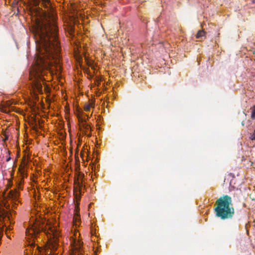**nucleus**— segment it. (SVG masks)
Segmentation results:
<instances>
[{"label":"nucleus","mask_w":255,"mask_h":255,"mask_svg":"<svg viewBox=\"0 0 255 255\" xmlns=\"http://www.w3.org/2000/svg\"><path fill=\"white\" fill-rule=\"evenodd\" d=\"M78 119L80 125H82L84 123H86V119L82 118L80 116H78Z\"/></svg>","instance_id":"4468645a"},{"label":"nucleus","mask_w":255,"mask_h":255,"mask_svg":"<svg viewBox=\"0 0 255 255\" xmlns=\"http://www.w3.org/2000/svg\"><path fill=\"white\" fill-rule=\"evenodd\" d=\"M205 32L203 30H199L197 32L196 37L197 38H200L202 36H204Z\"/></svg>","instance_id":"f8f14e48"},{"label":"nucleus","mask_w":255,"mask_h":255,"mask_svg":"<svg viewBox=\"0 0 255 255\" xmlns=\"http://www.w3.org/2000/svg\"><path fill=\"white\" fill-rule=\"evenodd\" d=\"M8 197L12 201L14 200L16 198L15 193L13 190H10L8 193Z\"/></svg>","instance_id":"9b49d317"},{"label":"nucleus","mask_w":255,"mask_h":255,"mask_svg":"<svg viewBox=\"0 0 255 255\" xmlns=\"http://www.w3.org/2000/svg\"><path fill=\"white\" fill-rule=\"evenodd\" d=\"M10 157H9V158H7V159H6V161H8L10 160Z\"/></svg>","instance_id":"412c9836"},{"label":"nucleus","mask_w":255,"mask_h":255,"mask_svg":"<svg viewBox=\"0 0 255 255\" xmlns=\"http://www.w3.org/2000/svg\"><path fill=\"white\" fill-rule=\"evenodd\" d=\"M250 138L252 140H255V130H254L253 133L251 135Z\"/></svg>","instance_id":"dca6fc26"},{"label":"nucleus","mask_w":255,"mask_h":255,"mask_svg":"<svg viewBox=\"0 0 255 255\" xmlns=\"http://www.w3.org/2000/svg\"><path fill=\"white\" fill-rule=\"evenodd\" d=\"M84 174L81 173H79L78 177L74 180L75 186H76V188L79 191L80 188H82L83 184V178Z\"/></svg>","instance_id":"39448f33"},{"label":"nucleus","mask_w":255,"mask_h":255,"mask_svg":"<svg viewBox=\"0 0 255 255\" xmlns=\"http://www.w3.org/2000/svg\"><path fill=\"white\" fill-rule=\"evenodd\" d=\"M18 174H20V175L21 176V179H20V181L19 180H17V185H16L17 190L18 189H22V188L21 187V184H22V182L23 181V178L27 176V174H26V173L25 172V168L21 165H20L19 166V168L17 170V175Z\"/></svg>","instance_id":"20e7f679"},{"label":"nucleus","mask_w":255,"mask_h":255,"mask_svg":"<svg viewBox=\"0 0 255 255\" xmlns=\"http://www.w3.org/2000/svg\"><path fill=\"white\" fill-rule=\"evenodd\" d=\"M253 108H254V109L252 112L251 118L253 120H255V105L254 106Z\"/></svg>","instance_id":"2eb2a0df"},{"label":"nucleus","mask_w":255,"mask_h":255,"mask_svg":"<svg viewBox=\"0 0 255 255\" xmlns=\"http://www.w3.org/2000/svg\"><path fill=\"white\" fill-rule=\"evenodd\" d=\"M94 104L92 103L91 104H87L84 107V110L85 111H89L91 108V107H94Z\"/></svg>","instance_id":"ddd939ff"},{"label":"nucleus","mask_w":255,"mask_h":255,"mask_svg":"<svg viewBox=\"0 0 255 255\" xmlns=\"http://www.w3.org/2000/svg\"><path fill=\"white\" fill-rule=\"evenodd\" d=\"M13 163H14V165H15L16 164V158L14 159Z\"/></svg>","instance_id":"6ab92c4d"},{"label":"nucleus","mask_w":255,"mask_h":255,"mask_svg":"<svg viewBox=\"0 0 255 255\" xmlns=\"http://www.w3.org/2000/svg\"><path fill=\"white\" fill-rule=\"evenodd\" d=\"M18 12V9L17 8V13Z\"/></svg>","instance_id":"b1692460"},{"label":"nucleus","mask_w":255,"mask_h":255,"mask_svg":"<svg viewBox=\"0 0 255 255\" xmlns=\"http://www.w3.org/2000/svg\"><path fill=\"white\" fill-rule=\"evenodd\" d=\"M216 206L214 208L216 216L222 220L232 219L235 214V209L233 207L232 200L230 196L224 195L216 201Z\"/></svg>","instance_id":"f03ea898"},{"label":"nucleus","mask_w":255,"mask_h":255,"mask_svg":"<svg viewBox=\"0 0 255 255\" xmlns=\"http://www.w3.org/2000/svg\"><path fill=\"white\" fill-rule=\"evenodd\" d=\"M80 128H83L84 129V134L88 136H91L90 133H88V130L90 129V127L88 124L87 123H84L82 125H80Z\"/></svg>","instance_id":"1a4fd4ad"},{"label":"nucleus","mask_w":255,"mask_h":255,"mask_svg":"<svg viewBox=\"0 0 255 255\" xmlns=\"http://www.w3.org/2000/svg\"><path fill=\"white\" fill-rule=\"evenodd\" d=\"M18 192L17 191V195H16V197H17V202L18 201Z\"/></svg>","instance_id":"aec40b11"},{"label":"nucleus","mask_w":255,"mask_h":255,"mask_svg":"<svg viewBox=\"0 0 255 255\" xmlns=\"http://www.w3.org/2000/svg\"><path fill=\"white\" fill-rule=\"evenodd\" d=\"M80 221H81V219H80V215L78 214V213L77 212L75 213L74 217H73V221L74 225L76 227L78 226L80 224Z\"/></svg>","instance_id":"0eeeda50"},{"label":"nucleus","mask_w":255,"mask_h":255,"mask_svg":"<svg viewBox=\"0 0 255 255\" xmlns=\"http://www.w3.org/2000/svg\"><path fill=\"white\" fill-rule=\"evenodd\" d=\"M18 146H17V154H16V156H17V158L18 157Z\"/></svg>","instance_id":"a211bd4d"},{"label":"nucleus","mask_w":255,"mask_h":255,"mask_svg":"<svg viewBox=\"0 0 255 255\" xmlns=\"http://www.w3.org/2000/svg\"><path fill=\"white\" fill-rule=\"evenodd\" d=\"M35 43L36 44L37 59L34 68V76L33 88L36 92L42 93L43 70L48 69L53 63L59 62L60 47L57 40V28L54 22L42 21L38 24L36 29Z\"/></svg>","instance_id":"f257e3e1"},{"label":"nucleus","mask_w":255,"mask_h":255,"mask_svg":"<svg viewBox=\"0 0 255 255\" xmlns=\"http://www.w3.org/2000/svg\"><path fill=\"white\" fill-rule=\"evenodd\" d=\"M4 111L5 112H7V109H5Z\"/></svg>","instance_id":"4be33fe9"},{"label":"nucleus","mask_w":255,"mask_h":255,"mask_svg":"<svg viewBox=\"0 0 255 255\" xmlns=\"http://www.w3.org/2000/svg\"><path fill=\"white\" fill-rule=\"evenodd\" d=\"M16 112L18 113V109H17V111H16Z\"/></svg>","instance_id":"393cba45"},{"label":"nucleus","mask_w":255,"mask_h":255,"mask_svg":"<svg viewBox=\"0 0 255 255\" xmlns=\"http://www.w3.org/2000/svg\"><path fill=\"white\" fill-rule=\"evenodd\" d=\"M81 190L82 188H80V189H79V191L78 189L76 188V186H74V194L75 198L77 201L80 200L81 199Z\"/></svg>","instance_id":"6e6552de"},{"label":"nucleus","mask_w":255,"mask_h":255,"mask_svg":"<svg viewBox=\"0 0 255 255\" xmlns=\"http://www.w3.org/2000/svg\"><path fill=\"white\" fill-rule=\"evenodd\" d=\"M254 226L255 227V221L254 222Z\"/></svg>","instance_id":"5701e85b"},{"label":"nucleus","mask_w":255,"mask_h":255,"mask_svg":"<svg viewBox=\"0 0 255 255\" xmlns=\"http://www.w3.org/2000/svg\"><path fill=\"white\" fill-rule=\"evenodd\" d=\"M42 229L40 227L39 225L35 223L30 225V226L28 228L26 231V235L27 237V242H28V248L26 250H29L30 251L32 248L33 249L35 248V250H38L39 249V247L38 246H36L35 243V239L36 238L37 235L39 233L42 231Z\"/></svg>","instance_id":"7ed1b4c3"},{"label":"nucleus","mask_w":255,"mask_h":255,"mask_svg":"<svg viewBox=\"0 0 255 255\" xmlns=\"http://www.w3.org/2000/svg\"><path fill=\"white\" fill-rule=\"evenodd\" d=\"M53 238H54V241L51 245V250H52L53 251H54L57 248V246L58 245L57 242H58V238L57 237H56V236L54 234H53Z\"/></svg>","instance_id":"9d476101"},{"label":"nucleus","mask_w":255,"mask_h":255,"mask_svg":"<svg viewBox=\"0 0 255 255\" xmlns=\"http://www.w3.org/2000/svg\"><path fill=\"white\" fill-rule=\"evenodd\" d=\"M33 4L35 5H39L41 3V6H43L45 8H48L50 6L49 0H32Z\"/></svg>","instance_id":"423d86ee"},{"label":"nucleus","mask_w":255,"mask_h":255,"mask_svg":"<svg viewBox=\"0 0 255 255\" xmlns=\"http://www.w3.org/2000/svg\"><path fill=\"white\" fill-rule=\"evenodd\" d=\"M8 186L9 187H10L12 186V182L11 181H10V180H8Z\"/></svg>","instance_id":"f3484780"}]
</instances>
